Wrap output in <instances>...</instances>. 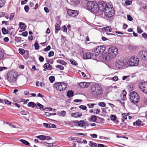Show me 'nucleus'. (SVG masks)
<instances>
[{
  "label": "nucleus",
  "mask_w": 147,
  "mask_h": 147,
  "mask_svg": "<svg viewBox=\"0 0 147 147\" xmlns=\"http://www.w3.org/2000/svg\"><path fill=\"white\" fill-rule=\"evenodd\" d=\"M90 92L92 96L94 97H100L102 95V88L98 84H93L91 86Z\"/></svg>",
  "instance_id": "nucleus-1"
},
{
  "label": "nucleus",
  "mask_w": 147,
  "mask_h": 147,
  "mask_svg": "<svg viewBox=\"0 0 147 147\" xmlns=\"http://www.w3.org/2000/svg\"><path fill=\"white\" fill-rule=\"evenodd\" d=\"M86 9L93 13H96L99 10L98 4L94 1H90L87 3Z\"/></svg>",
  "instance_id": "nucleus-2"
},
{
  "label": "nucleus",
  "mask_w": 147,
  "mask_h": 147,
  "mask_svg": "<svg viewBox=\"0 0 147 147\" xmlns=\"http://www.w3.org/2000/svg\"><path fill=\"white\" fill-rule=\"evenodd\" d=\"M128 61L126 59L123 60L117 59L115 63L116 67L119 69H125L128 66Z\"/></svg>",
  "instance_id": "nucleus-3"
},
{
  "label": "nucleus",
  "mask_w": 147,
  "mask_h": 147,
  "mask_svg": "<svg viewBox=\"0 0 147 147\" xmlns=\"http://www.w3.org/2000/svg\"><path fill=\"white\" fill-rule=\"evenodd\" d=\"M129 96L130 100L133 103H137L139 100V96L136 92L133 91L130 92L129 94Z\"/></svg>",
  "instance_id": "nucleus-4"
},
{
  "label": "nucleus",
  "mask_w": 147,
  "mask_h": 147,
  "mask_svg": "<svg viewBox=\"0 0 147 147\" xmlns=\"http://www.w3.org/2000/svg\"><path fill=\"white\" fill-rule=\"evenodd\" d=\"M105 13V16L108 18L113 16L114 15V11L110 4L109 3L107 6L106 7Z\"/></svg>",
  "instance_id": "nucleus-5"
},
{
  "label": "nucleus",
  "mask_w": 147,
  "mask_h": 147,
  "mask_svg": "<svg viewBox=\"0 0 147 147\" xmlns=\"http://www.w3.org/2000/svg\"><path fill=\"white\" fill-rule=\"evenodd\" d=\"M94 53L95 57L99 58L101 55L105 50V48L103 46H100L97 47Z\"/></svg>",
  "instance_id": "nucleus-6"
},
{
  "label": "nucleus",
  "mask_w": 147,
  "mask_h": 147,
  "mask_svg": "<svg viewBox=\"0 0 147 147\" xmlns=\"http://www.w3.org/2000/svg\"><path fill=\"white\" fill-rule=\"evenodd\" d=\"M128 61V65L129 66H136L138 65L139 62L138 58L135 56L131 57L129 60Z\"/></svg>",
  "instance_id": "nucleus-7"
},
{
  "label": "nucleus",
  "mask_w": 147,
  "mask_h": 147,
  "mask_svg": "<svg viewBox=\"0 0 147 147\" xmlns=\"http://www.w3.org/2000/svg\"><path fill=\"white\" fill-rule=\"evenodd\" d=\"M54 86L58 90L61 91L64 90L67 87V85L64 83L58 82L55 83Z\"/></svg>",
  "instance_id": "nucleus-8"
},
{
  "label": "nucleus",
  "mask_w": 147,
  "mask_h": 147,
  "mask_svg": "<svg viewBox=\"0 0 147 147\" xmlns=\"http://www.w3.org/2000/svg\"><path fill=\"white\" fill-rule=\"evenodd\" d=\"M15 75L14 73L13 72H9L7 74V80L11 84H13L16 82V78Z\"/></svg>",
  "instance_id": "nucleus-9"
},
{
  "label": "nucleus",
  "mask_w": 147,
  "mask_h": 147,
  "mask_svg": "<svg viewBox=\"0 0 147 147\" xmlns=\"http://www.w3.org/2000/svg\"><path fill=\"white\" fill-rule=\"evenodd\" d=\"M108 53L113 58H115L118 53V49L115 47H111L109 49Z\"/></svg>",
  "instance_id": "nucleus-10"
},
{
  "label": "nucleus",
  "mask_w": 147,
  "mask_h": 147,
  "mask_svg": "<svg viewBox=\"0 0 147 147\" xmlns=\"http://www.w3.org/2000/svg\"><path fill=\"white\" fill-rule=\"evenodd\" d=\"M83 58L84 59H94L96 58L94 53L87 52L84 54Z\"/></svg>",
  "instance_id": "nucleus-11"
},
{
  "label": "nucleus",
  "mask_w": 147,
  "mask_h": 147,
  "mask_svg": "<svg viewBox=\"0 0 147 147\" xmlns=\"http://www.w3.org/2000/svg\"><path fill=\"white\" fill-rule=\"evenodd\" d=\"M139 86L140 89L144 92L147 94V82H141Z\"/></svg>",
  "instance_id": "nucleus-12"
},
{
  "label": "nucleus",
  "mask_w": 147,
  "mask_h": 147,
  "mask_svg": "<svg viewBox=\"0 0 147 147\" xmlns=\"http://www.w3.org/2000/svg\"><path fill=\"white\" fill-rule=\"evenodd\" d=\"M139 55L140 58L144 60L147 59V51L142 50L139 52Z\"/></svg>",
  "instance_id": "nucleus-13"
},
{
  "label": "nucleus",
  "mask_w": 147,
  "mask_h": 147,
  "mask_svg": "<svg viewBox=\"0 0 147 147\" xmlns=\"http://www.w3.org/2000/svg\"><path fill=\"white\" fill-rule=\"evenodd\" d=\"M67 13L69 16L74 17L78 14V11L71 9H68L67 11Z\"/></svg>",
  "instance_id": "nucleus-14"
},
{
  "label": "nucleus",
  "mask_w": 147,
  "mask_h": 147,
  "mask_svg": "<svg viewBox=\"0 0 147 147\" xmlns=\"http://www.w3.org/2000/svg\"><path fill=\"white\" fill-rule=\"evenodd\" d=\"M103 30L105 31V33L106 34L109 35H115L113 33H109L111 32L112 30V28L109 26H107L103 28Z\"/></svg>",
  "instance_id": "nucleus-15"
},
{
  "label": "nucleus",
  "mask_w": 147,
  "mask_h": 147,
  "mask_svg": "<svg viewBox=\"0 0 147 147\" xmlns=\"http://www.w3.org/2000/svg\"><path fill=\"white\" fill-rule=\"evenodd\" d=\"M90 85V84L88 82H81L79 84V87L81 88H87Z\"/></svg>",
  "instance_id": "nucleus-16"
},
{
  "label": "nucleus",
  "mask_w": 147,
  "mask_h": 147,
  "mask_svg": "<svg viewBox=\"0 0 147 147\" xmlns=\"http://www.w3.org/2000/svg\"><path fill=\"white\" fill-rule=\"evenodd\" d=\"M104 60L108 61L113 58L112 57L109 53L103 55L102 56Z\"/></svg>",
  "instance_id": "nucleus-17"
},
{
  "label": "nucleus",
  "mask_w": 147,
  "mask_h": 147,
  "mask_svg": "<svg viewBox=\"0 0 147 147\" xmlns=\"http://www.w3.org/2000/svg\"><path fill=\"white\" fill-rule=\"evenodd\" d=\"M133 125L135 127H140L143 126L144 125L141 121L138 119L136 120L135 122L133 123Z\"/></svg>",
  "instance_id": "nucleus-18"
},
{
  "label": "nucleus",
  "mask_w": 147,
  "mask_h": 147,
  "mask_svg": "<svg viewBox=\"0 0 147 147\" xmlns=\"http://www.w3.org/2000/svg\"><path fill=\"white\" fill-rule=\"evenodd\" d=\"M101 6H100L99 7V9L100 11H103L104 10L105 11L106 7H107L108 5L107 4V3L104 1H102L101 2Z\"/></svg>",
  "instance_id": "nucleus-19"
},
{
  "label": "nucleus",
  "mask_w": 147,
  "mask_h": 147,
  "mask_svg": "<svg viewBox=\"0 0 147 147\" xmlns=\"http://www.w3.org/2000/svg\"><path fill=\"white\" fill-rule=\"evenodd\" d=\"M127 94L126 91L125 90H123L122 93L121 94L120 97L121 99L123 101L125 100L126 99V95Z\"/></svg>",
  "instance_id": "nucleus-20"
},
{
  "label": "nucleus",
  "mask_w": 147,
  "mask_h": 147,
  "mask_svg": "<svg viewBox=\"0 0 147 147\" xmlns=\"http://www.w3.org/2000/svg\"><path fill=\"white\" fill-rule=\"evenodd\" d=\"M75 123L76 124H78V125L81 127H83L85 124V121H84L81 120L80 121H76Z\"/></svg>",
  "instance_id": "nucleus-21"
},
{
  "label": "nucleus",
  "mask_w": 147,
  "mask_h": 147,
  "mask_svg": "<svg viewBox=\"0 0 147 147\" xmlns=\"http://www.w3.org/2000/svg\"><path fill=\"white\" fill-rule=\"evenodd\" d=\"M72 116L75 117H78L82 116V113L79 112L72 113L71 114Z\"/></svg>",
  "instance_id": "nucleus-22"
},
{
  "label": "nucleus",
  "mask_w": 147,
  "mask_h": 147,
  "mask_svg": "<svg viewBox=\"0 0 147 147\" xmlns=\"http://www.w3.org/2000/svg\"><path fill=\"white\" fill-rule=\"evenodd\" d=\"M19 27L23 30H25L26 28V26L25 24L23 22H20L19 23Z\"/></svg>",
  "instance_id": "nucleus-23"
},
{
  "label": "nucleus",
  "mask_w": 147,
  "mask_h": 147,
  "mask_svg": "<svg viewBox=\"0 0 147 147\" xmlns=\"http://www.w3.org/2000/svg\"><path fill=\"white\" fill-rule=\"evenodd\" d=\"M129 114L128 113H123L122 114L121 120L122 121H124L125 120L127 119V117L128 116Z\"/></svg>",
  "instance_id": "nucleus-24"
},
{
  "label": "nucleus",
  "mask_w": 147,
  "mask_h": 147,
  "mask_svg": "<svg viewBox=\"0 0 147 147\" xmlns=\"http://www.w3.org/2000/svg\"><path fill=\"white\" fill-rule=\"evenodd\" d=\"M74 92L72 90H69L67 92V96L68 98H70L74 96Z\"/></svg>",
  "instance_id": "nucleus-25"
},
{
  "label": "nucleus",
  "mask_w": 147,
  "mask_h": 147,
  "mask_svg": "<svg viewBox=\"0 0 147 147\" xmlns=\"http://www.w3.org/2000/svg\"><path fill=\"white\" fill-rule=\"evenodd\" d=\"M66 114V112L64 111H62L61 112H58L57 113V115L59 116L64 117L65 116Z\"/></svg>",
  "instance_id": "nucleus-26"
},
{
  "label": "nucleus",
  "mask_w": 147,
  "mask_h": 147,
  "mask_svg": "<svg viewBox=\"0 0 147 147\" xmlns=\"http://www.w3.org/2000/svg\"><path fill=\"white\" fill-rule=\"evenodd\" d=\"M44 67L45 69H47L49 70H51L52 69V66L49 63H46L44 65Z\"/></svg>",
  "instance_id": "nucleus-27"
},
{
  "label": "nucleus",
  "mask_w": 147,
  "mask_h": 147,
  "mask_svg": "<svg viewBox=\"0 0 147 147\" xmlns=\"http://www.w3.org/2000/svg\"><path fill=\"white\" fill-rule=\"evenodd\" d=\"M55 32L56 33H57L59 30H60L61 28L60 26L57 24H56L55 25Z\"/></svg>",
  "instance_id": "nucleus-28"
},
{
  "label": "nucleus",
  "mask_w": 147,
  "mask_h": 147,
  "mask_svg": "<svg viewBox=\"0 0 147 147\" xmlns=\"http://www.w3.org/2000/svg\"><path fill=\"white\" fill-rule=\"evenodd\" d=\"M36 137L41 140H45L46 138L45 136L43 135H41L36 136Z\"/></svg>",
  "instance_id": "nucleus-29"
},
{
  "label": "nucleus",
  "mask_w": 147,
  "mask_h": 147,
  "mask_svg": "<svg viewBox=\"0 0 147 147\" xmlns=\"http://www.w3.org/2000/svg\"><path fill=\"white\" fill-rule=\"evenodd\" d=\"M20 141L23 143L24 144L26 145H30V143L27 141L23 140V139H21L20 140Z\"/></svg>",
  "instance_id": "nucleus-30"
},
{
  "label": "nucleus",
  "mask_w": 147,
  "mask_h": 147,
  "mask_svg": "<svg viewBox=\"0 0 147 147\" xmlns=\"http://www.w3.org/2000/svg\"><path fill=\"white\" fill-rule=\"evenodd\" d=\"M28 106L29 107H31L32 108H33L35 106H36L35 103L33 102H30L28 104Z\"/></svg>",
  "instance_id": "nucleus-31"
},
{
  "label": "nucleus",
  "mask_w": 147,
  "mask_h": 147,
  "mask_svg": "<svg viewBox=\"0 0 147 147\" xmlns=\"http://www.w3.org/2000/svg\"><path fill=\"white\" fill-rule=\"evenodd\" d=\"M1 30L3 34H7L8 32V30H7L5 27H2Z\"/></svg>",
  "instance_id": "nucleus-32"
},
{
  "label": "nucleus",
  "mask_w": 147,
  "mask_h": 147,
  "mask_svg": "<svg viewBox=\"0 0 147 147\" xmlns=\"http://www.w3.org/2000/svg\"><path fill=\"white\" fill-rule=\"evenodd\" d=\"M15 40L17 42H21V41H23V40H22V38L21 37L17 36H16L15 37Z\"/></svg>",
  "instance_id": "nucleus-33"
},
{
  "label": "nucleus",
  "mask_w": 147,
  "mask_h": 147,
  "mask_svg": "<svg viewBox=\"0 0 147 147\" xmlns=\"http://www.w3.org/2000/svg\"><path fill=\"white\" fill-rule=\"evenodd\" d=\"M69 61H70L71 64L74 65H78V63L74 59H70L69 60Z\"/></svg>",
  "instance_id": "nucleus-34"
},
{
  "label": "nucleus",
  "mask_w": 147,
  "mask_h": 147,
  "mask_svg": "<svg viewBox=\"0 0 147 147\" xmlns=\"http://www.w3.org/2000/svg\"><path fill=\"white\" fill-rule=\"evenodd\" d=\"M36 105L40 108V109L41 110H43L46 109V108H45V109H43V106L38 102L36 103Z\"/></svg>",
  "instance_id": "nucleus-35"
},
{
  "label": "nucleus",
  "mask_w": 147,
  "mask_h": 147,
  "mask_svg": "<svg viewBox=\"0 0 147 147\" xmlns=\"http://www.w3.org/2000/svg\"><path fill=\"white\" fill-rule=\"evenodd\" d=\"M56 68L59 69L61 70H63L64 68L63 66L61 65H57L55 66Z\"/></svg>",
  "instance_id": "nucleus-36"
},
{
  "label": "nucleus",
  "mask_w": 147,
  "mask_h": 147,
  "mask_svg": "<svg viewBox=\"0 0 147 147\" xmlns=\"http://www.w3.org/2000/svg\"><path fill=\"white\" fill-rule=\"evenodd\" d=\"M49 79L51 83H53L55 80V78L54 76H51L49 78Z\"/></svg>",
  "instance_id": "nucleus-37"
},
{
  "label": "nucleus",
  "mask_w": 147,
  "mask_h": 147,
  "mask_svg": "<svg viewBox=\"0 0 147 147\" xmlns=\"http://www.w3.org/2000/svg\"><path fill=\"white\" fill-rule=\"evenodd\" d=\"M98 105L102 107H104L106 106V104L103 102H100L98 103Z\"/></svg>",
  "instance_id": "nucleus-38"
},
{
  "label": "nucleus",
  "mask_w": 147,
  "mask_h": 147,
  "mask_svg": "<svg viewBox=\"0 0 147 147\" xmlns=\"http://www.w3.org/2000/svg\"><path fill=\"white\" fill-rule=\"evenodd\" d=\"M89 145H90L91 147H96L97 144L95 143H93L92 142H90Z\"/></svg>",
  "instance_id": "nucleus-39"
},
{
  "label": "nucleus",
  "mask_w": 147,
  "mask_h": 147,
  "mask_svg": "<svg viewBox=\"0 0 147 147\" xmlns=\"http://www.w3.org/2000/svg\"><path fill=\"white\" fill-rule=\"evenodd\" d=\"M3 102H4L5 104L7 105H9L11 104V102L7 99L4 100Z\"/></svg>",
  "instance_id": "nucleus-40"
},
{
  "label": "nucleus",
  "mask_w": 147,
  "mask_h": 147,
  "mask_svg": "<svg viewBox=\"0 0 147 147\" xmlns=\"http://www.w3.org/2000/svg\"><path fill=\"white\" fill-rule=\"evenodd\" d=\"M5 3L4 0H1L0 1V7H3Z\"/></svg>",
  "instance_id": "nucleus-41"
},
{
  "label": "nucleus",
  "mask_w": 147,
  "mask_h": 147,
  "mask_svg": "<svg viewBox=\"0 0 147 147\" xmlns=\"http://www.w3.org/2000/svg\"><path fill=\"white\" fill-rule=\"evenodd\" d=\"M4 56V54L3 52L0 49V60L2 59Z\"/></svg>",
  "instance_id": "nucleus-42"
},
{
  "label": "nucleus",
  "mask_w": 147,
  "mask_h": 147,
  "mask_svg": "<svg viewBox=\"0 0 147 147\" xmlns=\"http://www.w3.org/2000/svg\"><path fill=\"white\" fill-rule=\"evenodd\" d=\"M96 104H93V103H89L87 105V106L89 108H93V106L95 105Z\"/></svg>",
  "instance_id": "nucleus-43"
},
{
  "label": "nucleus",
  "mask_w": 147,
  "mask_h": 147,
  "mask_svg": "<svg viewBox=\"0 0 147 147\" xmlns=\"http://www.w3.org/2000/svg\"><path fill=\"white\" fill-rule=\"evenodd\" d=\"M110 118L111 119L112 121H114L116 119V116H115L113 115H111Z\"/></svg>",
  "instance_id": "nucleus-44"
},
{
  "label": "nucleus",
  "mask_w": 147,
  "mask_h": 147,
  "mask_svg": "<svg viewBox=\"0 0 147 147\" xmlns=\"http://www.w3.org/2000/svg\"><path fill=\"white\" fill-rule=\"evenodd\" d=\"M125 3L126 5H129L132 3V1L131 0H127L125 1Z\"/></svg>",
  "instance_id": "nucleus-45"
},
{
  "label": "nucleus",
  "mask_w": 147,
  "mask_h": 147,
  "mask_svg": "<svg viewBox=\"0 0 147 147\" xmlns=\"http://www.w3.org/2000/svg\"><path fill=\"white\" fill-rule=\"evenodd\" d=\"M129 89L130 90H132L134 89V86L133 84H129L128 86Z\"/></svg>",
  "instance_id": "nucleus-46"
},
{
  "label": "nucleus",
  "mask_w": 147,
  "mask_h": 147,
  "mask_svg": "<svg viewBox=\"0 0 147 147\" xmlns=\"http://www.w3.org/2000/svg\"><path fill=\"white\" fill-rule=\"evenodd\" d=\"M54 55V52L53 51H50L48 53V57H51L53 56Z\"/></svg>",
  "instance_id": "nucleus-47"
},
{
  "label": "nucleus",
  "mask_w": 147,
  "mask_h": 147,
  "mask_svg": "<svg viewBox=\"0 0 147 147\" xmlns=\"http://www.w3.org/2000/svg\"><path fill=\"white\" fill-rule=\"evenodd\" d=\"M34 46L35 49H39V46L37 42H36L34 44Z\"/></svg>",
  "instance_id": "nucleus-48"
},
{
  "label": "nucleus",
  "mask_w": 147,
  "mask_h": 147,
  "mask_svg": "<svg viewBox=\"0 0 147 147\" xmlns=\"http://www.w3.org/2000/svg\"><path fill=\"white\" fill-rule=\"evenodd\" d=\"M91 120L93 122H94L96 120V116L95 115H92L91 117Z\"/></svg>",
  "instance_id": "nucleus-49"
},
{
  "label": "nucleus",
  "mask_w": 147,
  "mask_h": 147,
  "mask_svg": "<svg viewBox=\"0 0 147 147\" xmlns=\"http://www.w3.org/2000/svg\"><path fill=\"white\" fill-rule=\"evenodd\" d=\"M51 49V47L50 46H48L46 48H45L44 49V51H45L47 52L50 50Z\"/></svg>",
  "instance_id": "nucleus-50"
},
{
  "label": "nucleus",
  "mask_w": 147,
  "mask_h": 147,
  "mask_svg": "<svg viewBox=\"0 0 147 147\" xmlns=\"http://www.w3.org/2000/svg\"><path fill=\"white\" fill-rule=\"evenodd\" d=\"M19 53L21 55H23L25 53V51L24 49H19Z\"/></svg>",
  "instance_id": "nucleus-51"
},
{
  "label": "nucleus",
  "mask_w": 147,
  "mask_h": 147,
  "mask_svg": "<svg viewBox=\"0 0 147 147\" xmlns=\"http://www.w3.org/2000/svg\"><path fill=\"white\" fill-rule=\"evenodd\" d=\"M54 144V143L49 144V143H47L46 142H44V145H45L46 146H47V144H49L48 146L49 147H52L54 145H53Z\"/></svg>",
  "instance_id": "nucleus-52"
},
{
  "label": "nucleus",
  "mask_w": 147,
  "mask_h": 147,
  "mask_svg": "<svg viewBox=\"0 0 147 147\" xmlns=\"http://www.w3.org/2000/svg\"><path fill=\"white\" fill-rule=\"evenodd\" d=\"M79 108L82 109L83 110H85L86 109V107L85 106L81 105L79 106Z\"/></svg>",
  "instance_id": "nucleus-53"
},
{
  "label": "nucleus",
  "mask_w": 147,
  "mask_h": 147,
  "mask_svg": "<svg viewBox=\"0 0 147 147\" xmlns=\"http://www.w3.org/2000/svg\"><path fill=\"white\" fill-rule=\"evenodd\" d=\"M137 32L139 33H141L143 32L142 29L139 27H137Z\"/></svg>",
  "instance_id": "nucleus-54"
},
{
  "label": "nucleus",
  "mask_w": 147,
  "mask_h": 147,
  "mask_svg": "<svg viewBox=\"0 0 147 147\" xmlns=\"http://www.w3.org/2000/svg\"><path fill=\"white\" fill-rule=\"evenodd\" d=\"M62 29L63 31L65 32H66L67 30V28L65 25L63 26Z\"/></svg>",
  "instance_id": "nucleus-55"
},
{
  "label": "nucleus",
  "mask_w": 147,
  "mask_h": 147,
  "mask_svg": "<svg viewBox=\"0 0 147 147\" xmlns=\"http://www.w3.org/2000/svg\"><path fill=\"white\" fill-rule=\"evenodd\" d=\"M90 135L93 138H96L97 137V135L96 134H90Z\"/></svg>",
  "instance_id": "nucleus-56"
},
{
  "label": "nucleus",
  "mask_w": 147,
  "mask_h": 147,
  "mask_svg": "<svg viewBox=\"0 0 147 147\" xmlns=\"http://www.w3.org/2000/svg\"><path fill=\"white\" fill-rule=\"evenodd\" d=\"M15 14L14 13H12L11 14L9 17V20H13Z\"/></svg>",
  "instance_id": "nucleus-57"
},
{
  "label": "nucleus",
  "mask_w": 147,
  "mask_h": 147,
  "mask_svg": "<svg viewBox=\"0 0 147 147\" xmlns=\"http://www.w3.org/2000/svg\"><path fill=\"white\" fill-rule=\"evenodd\" d=\"M80 1L78 0H74L73 1V3L76 5H78Z\"/></svg>",
  "instance_id": "nucleus-58"
},
{
  "label": "nucleus",
  "mask_w": 147,
  "mask_h": 147,
  "mask_svg": "<svg viewBox=\"0 0 147 147\" xmlns=\"http://www.w3.org/2000/svg\"><path fill=\"white\" fill-rule=\"evenodd\" d=\"M43 125L46 128H50L51 127L50 125L48 123H44Z\"/></svg>",
  "instance_id": "nucleus-59"
},
{
  "label": "nucleus",
  "mask_w": 147,
  "mask_h": 147,
  "mask_svg": "<svg viewBox=\"0 0 147 147\" xmlns=\"http://www.w3.org/2000/svg\"><path fill=\"white\" fill-rule=\"evenodd\" d=\"M127 18L128 20L129 21H131L133 20V18L131 17L130 15H127Z\"/></svg>",
  "instance_id": "nucleus-60"
},
{
  "label": "nucleus",
  "mask_w": 147,
  "mask_h": 147,
  "mask_svg": "<svg viewBox=\"0 0 147 147\" xmlns=\"http://www.w3.org/2000/svg\"><path fill=\"white\" fill-rule=\"evenodd\" d=\"M22 35L24 36H26L28 35V32L26 31L23 32L22 33Z\"/></svg>",
  "instance_id": "nucleus-61"
},
{
  "label": "nucleus",
  "mask_w": 147,
  "mask_h": 147,
  "mask_svg": "<svg viewBox=\"0 0 147 147\" xmlns=\"http://www.w3.org/2000/svg\"><path fill=\"white\" fill-rule=\"evenodd\" d=\"M24 9L25 11L26 12H28V11L29 8H28V6L25 5L24 6Z\"/></svg>",
  "instance_id": "nucleus-62"
},
{
  "label": "nucleus",
  "mask_w": 147,
  "mask_h": 147,
  "mask_svg": "<svg viewBox=\"0 0 147 147\" xmlns=\"http://www.w3.org/2000/svg\"><path fill=\"white\" fill-rule=\"evenodd\" d=\"M59 63L63 65H65L67 63L63 60H60L59 61Z\"/></svg>",
  "instance_id": "nucleus-63"
},
{
  "label": "nucleus",
  "mask_w": 147,
  "mask_h": 147,
  "mask_svg": "<svg viewBox=\"0 0 147 147\" xmlns=\"http://www.w3.org/2000/svg\"><path fill=\"white\" fill-rule=\"evenodd\" d=\"M142 36L144 38L147 39V34L145 33H144L142 34Z\"/></svg>",
  "instance_id": "nucleus-64"
}]
</instances>
